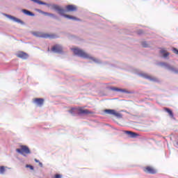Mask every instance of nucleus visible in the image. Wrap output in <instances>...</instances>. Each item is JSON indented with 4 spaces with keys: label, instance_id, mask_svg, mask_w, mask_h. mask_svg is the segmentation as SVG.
<instances>
[{
    "label": "nucleus",
    "instance_id": "23",
    "mask_svg": "<svg viewBox=\"0 0 178 178\" xmlns=\"http://www.w3.org/2000/svg\"><path fill=\"white\" fill-rule=\"evenodd\" d=\"M160 65H161V66H165L166 67H168V66H169V65H168V63H161Z\"/></svg>",
    "mask_w": 178,
    "mask_h": 178
},
{
    "label": "nucleus",
    "instance_id": "19",
    "mask_svg": "<svg viewBox=\"0 0 178 178\" xmlns=\"http://www.w3.org/2000/svg\"><path fill=\"white\" fill-rule=\"evenodd\" d=\"M31 1H33V2H35V3H38V5H47V3L41 1L40 0H31Z\"/></svg>",
    "mask_w": 178,
    "mask_h": 178
},
{
    "label": "nucleus",
    "instance_id": "14",
    "mask_svg": "<svg viewBox=\"0 0 178 178\" xmlns=\"http://www.w3.org/2000/svg\"><path fill=\"white\" fill-rule=\"evenodd\" d=\"M160 54L163 55V58H168V56L170 55L169 52L166 51V49H161Z\"/></svg>",
    "mask_w": 178,
    "mask_h": 178
},
{
    "label": "nucleus",
    "instance_id": "26",
    "mask_svg": "<svg viewBox=\"0 0 178 178\" xmlns=\"http://www.w3.org/2000/svg\"><path fill=\"white\" fill-rule=\"evenodd\" d=\"M55 178H62V175H59V174H56L55 175Z\"/></svg>",
    "mask_w": 178,
    "mask_h": 178
},
{
    "label": "nucleus",
    "instance_id": "9",
    "mask_svg": "<svg viewBox=\"0 0 178 178\" xmlns=\"http://www.w3.org/2000/svg\"><path fill=\"white\" fill-rule=\"evenodd\" d=\"M17 58H20L21 59H27L29 58V54L24 51H19L16 54Z\"/></svg>",
    "mask_w": 178,
    "mask_h": 178
},
{
    "label": "nucleus",
    "instance_id": "7",
    "mask_svg": "<svg viewBox=\"0 0 178 178\" xmlns=\"http://www.w3.org/2000/svg\"><path fill=\"white\" fill-rule=\"evenodd\" d=\"M143 170L145 173H149L150 175H155L156 173V170L154 167L146 166L143 168Z\"/></svg>",
    "mask_w": 178,
    "mask_h": 178
},
{
    "label": "nucleus",
    "instance_id": "20",
    "mask_svg": "<svg viewBox=\"0 0 178 178\" xmlns=\"http://www.w3.org/2000/svg\"><path fill=\"white\" fill-rule=\"evenodd\" d=\"M6 169V167L2 165V166H0V175H3V173H5V171Z\"/></svg>",
    "mask_w": 178,
    "mask_h": 178
},
{
    "label": "nucleus",
    "instance_id": "1",
    "mask_svg": "<svg viewBox=\"0 0 178 178\" xmlns=\"http://www.w3.org/2000/svg\"><path fill=\"white\" fill-rule=\"evenodd\" d=\"M54 9H55V10H56V12H58V15H60L61 16H63L64 17H66L67 19H70L71 20H75V21L80 20L79 18H77L76 17H73V16L69 15H65V11L63 10V8H62L59 6H55Z\"/></svg>",
    "mask_w": 178,
    "mask_h": 178
},
{
    "label": "nucleus",
    "instance_id": "4",
    "mask_svg": "<svg viewBox=\"0 0 178 178\" xmlns=\"http://www.w3.org/2000/svg\"><path fill=\"white\" fill-rule=\"evenodd\" d=\"M16 152L21 154V155H24V156H26V154L31 153L30 149H29V147L26 145H21L19 149H16Z\"/></svg>",
    "mask_w": 178,
    "mask_h": 178
},
{
    "label": "nucleus",
    "instance_id": "10",
    "mask_svg": "<svg viewBox=\"0 0 178 178\" xmlns=\"http://www.w3.org/2000/svg\"><path fill=\"white\" fill-rule=\"evenodd\" d=\"M34 104L38 105V106H42L44 105V99L42 98H35L33 99Z\"/></svg>",
    "mask_w": 178,
    "mask_h": 178
},
{
    "label": "nucleus",
    "instance_id": "15",
    "mask_svg": "<svg viewBox=\"0 0 178 178\" xmlns=\"http://www.w3.org/2000/svg\"><path fill=\"white\" fill-rule=\"evenodd\" d=\"M8 17H9V19H10L11 20H13V22H16V23H23L22 20L12 15H8Z\"/></svg>",
    "mask_w": 178,
    "mask_h": 178
},
{
    "label": "nucleus",
    "instance_id": "18",
    "mask_svg": "<svg viewBox=\"0 0 178 178\" xmlns=\"http://www.w3.org/2000/svg\"><path fill=\"white\" fill-rule=\"evenodd\" d=\"M22 12L23 13H24V15H26L27 16H34L33 13L30 12L29 10H22Z\"/></svg>",
    "mask_w": 178,
    "mask_h": 178
},
{
    "label": "nucleus",
    "instance_id": "22",
    "mask_svg": "<svg viewBox=\"0 0 178 178\" xmlns=\"http://www.w3.org/2000/svg\"><path fill=\"white\" fill-rule=\"evenodd\" d=\"M142 47H143V48H147L148 47V44H147L146 42H142Z\"/></svg>",
    "mask_w": 178,
    "mask_h": 178
},
{
    "label": "nucleus",
    "instance_id": "27",
    "mask_svg": "<svg viewBox=\"0 0 178 178\" xmlns=\"http://www.w3.org/2000/svg\"><path fill=\"white\" fill-rule=\"evenodd\" d=\"M35 162H36V163H40V161L38 160L37 159H35Z\"/></svg>",
    "mask_w": 178,
    "mask_h": 178
},
{
    "label": "nucleus",
    "instance_id": "17",
    "mask_svg": "<svg viewBox=\"0 0 178 178\" xmlns=\"http://www.w3.org/2000/svg\"><path fill=\"white\" fill-rule=\"evenodd\" d=\"M164 110L168 113L170 118H173V111L168 108H165Z\"/></svg>",
    "mask_w": 178,
    "mask_h": 178
},
{
    "label": "nucleus",
    "instance_id": "6",
    "mask_svg": "<svg viewBox=\"0 0 178 178\" xmlns=\"http://www.w3.org/2000/svg\"><path fill=\"white\" fill-rule=\"evenodd\" d=\"M51 51L53 52H56V54H62V52H63V48L59 44H56L53 46Z\"/></svg>",
    "mask_w": 178,
    "mask_h": 178
},
{
    "label": "nucleus",
    "instance_id": "5",
    "mask_svg": "<svg viewBox=\"0 0 178 178\" xmlns=\"http://www.w3.org/2000/svg\"><path fill=\"white\" fill-rule=\"evenodd\" d=\"M78 112L81 115H92L94 113L92 111L88 110V109H85L83 107H80L78 108Z\"/></svg>",
    "mask_w": 178,
    "mask_h": 178
},
{
    "label": "nucleus",
    "instance_id": "28",
    "mask_svg": "<svg viewBox=\"0 0 178 178\" xmlns=\"http://www.w3.org/2000/svg\"><path fill=\"white\" fill-rule=\"evenodd\" d=\"M39 166H40V168H42V163H41V162H39Z\"/></svg>",
    "mask_w": 178,
    "mask_h": 178
},
{
    "label": "nucleus",
    "instance_id": "16",
    "mask_svg": "<svg viewBox=\"0 0 178 178\" xmlns=\"http://www.w3.org/2000/svg\"><path fill=\"white\" fill-rule=\"evenodd\" d=\"M110 90H111L112 91H118V92H126V90H124V89H120V88H115V87H111V88H110Z\"/></svg>",
    "mask_w": 178,
    "mask_h": 178
},
{
    "label": "nucleus",
    "instance_id": "8",
    "mask_svg": "<svg viewBox=\"0 0 178 178\" xmlns=\"http://www.w3.org/2000/svg\"><path fill=\"white\" fill-rule=\"evenodd\" d=\"M104 112L106 113H108V115H113V116H116L117 118H121L122 117V114L116 112V111H115V110L106 109V110H104Z\"/></svg>",
    "mask_w": 178,
    "mask_h": 178
},
{
    "label": "nucleus",
    "instance_id": "13",
    "mask_svg": "<svg viewBox=\"0 0 178 178\" xmlns=\"http://www.w3.org/2000/svg\"><path fill=\"white\" fill-rule=\"evenodd\" d=\"M125 134H127L129 136V137H131V138H136V137H138V134L131 131H125Z\"/></svg>",
    "mask_w": 178,
    "mask_h": 178
},
{
    "label": "nucleus",
    "instance_id": "12",
    "mask_svg": "<svg viewBox=\"0 0 178 178\" xmlns=\"http://www.w3.org/2000/svg\"><path fill=\"white\" fill-rule=\"evenodd\" d=\"M140 76H141V77H143L144 79L150 80V81H154V80H155V78H154L151 75H148L147 74H145V73L140 74Z\"/></svg>",
    "mask_w": 178,
    "mask_h": 178
},
{
    "label": "nucleus",
    "instance_id": "3",
    "mask_svg": "<svg viewBox=\"0 0 178 178\" xmlns=\"http://www.w3.org/2000/svg\"><path fill=\"white\" fill-rule=\"evenodd\" d=\"M33 34L35 37H38L39 38H50L51 40L56 38V35L54 33L49 34L42 32H33Z\"/></svg>",
    "mask_w": 178,
    "mask_h": 178
},
{
    "label": "nucleus",
    "instance_id": "24",
    "mask_svg": "<svg viewBox=\"0 0 178 178\" xmlns=\"http://www.w3.org/2000/svg\"><path fill=\"white\" fill-rule=\"evenodd\" d=\"M172 51H173L174 54H176V55H178V49H177L174 48V49H172Z\"/></svg>",
    "mask_w": 178,
    "mask_h": 178
},
{
    "label": "nucleus",
    "instance_id": "11",
    "mask_svg": "<svg viewBox=\"0 0 178 178\" xmlns=\"http://www.w3.org/2000/svg\"><path fill=\"white\" fill-rule=\"evenodd\" d=\"M67 12H76L77 7L74 5H68L66 6Z\"/></svg>",
    "mask_w": 178,
    "mask_h": 178
},
{
    "label": "nucleus",
    "instance_id": "2",
    "mask_svg": "<svg viewBox=\"0 0 178 178\" xmlns=\"http://www.w3.org/2000/svg\"><path fill=\"white\" fill-rule=\"evenodd\" d=\"M72 51H73L74 55H76V56H79L80 58H83L84 59H90V58H91L88 54L78 47L72 48Z\"/></svg>",
    "mask_w": 178,
    "mask_h": 178
},
{
    "label": "nucleus",
    "instance_id": "21",
    "mask_svg": "<svg viewBox=\"0 0 178 178\" xmlns=\"http://www.w3.org/2000/svg\"><path fill=\"white\" fill-rule=\"evenodd\" d=\"M41 13H42V15H44V16H51V17H55V15L54 14L49 13H45L44 11H41Z\"/></svg>",
    "mask_w": 178,
    "mask_h": 178
},
{
    "label": "nucleus",
    "instance_id": "29",
    "mask_svg": "<svg viewBox=\"0 0 178 178\" xmlns=\"http://www.w3.org/2000/svg\"><path fill=\"white\" fill-rule=\"evenodd\" d=\"M73 111H74V108H72V110L70 111V113H73Z\"/></svg>",
    "mask_w": 178,
    "mask_h": 178
},
{
    "label": "nucleus",
    "instance_id": "25",
    "mask_svg": "<svg viewBox=\"0 0 178 178\" xmlns=\"http://www.w3.org/2000/svg\"><path fill=\"white\" fill-rule=\"evenodd\" d=\"M26 168H29L31 170H34V167H33V165H26Z\"/></svg>",
    "mask_w": 178,
    "mask_h": 178
}]
</instances>
